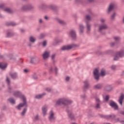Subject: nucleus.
Returning a JSON list of instances; mask_svg holds the SVG:
<instances>
[{"instance_id":"obj_46","label":"nucleus","mask_w":124,"mask_h":124,"mask_svg":"<svg viewBox=\"0 0 124 124\" xmlns=\"http://www.w3.org/2000/svg\"><path fill=\"white\" fill-rule=\"evenodd\" d=\"M115 16H116V13H114L111 16V20H114V19H115Z\"/></svg>"},{"instance_id":"obj_13","label":"nucleus","mask_w":124,"mask_h":124,"mask_svg":"<svg viewBox=\"0 0 124 124\" xmlns=\"http://www.w3.org/2000/svg\"><path fill=\"white\" fill-rule=\"evenodd\" d=\"M104 87V84L102 83H98L94 86V89L96 90H101Z\"/></svg>"},{"instance_id":"obj_17","label":"nucleus","mask_w":124,"mask_h":124,"mask_svg":"<svg viewBox=\"0 0 124 124\" xmlns=\"http://www.w3.org/2000/svg\"><path fill=\"white\" fill-rule=\"evenodd\" d=\"M45 95H46V93H43L42 94H38L35 95V98L36 99H41L43 96H45Z\"/></svg>"},{"instance_id":"obj_48","label":"nucleus","mask_w":124,"mask_h":124,"mask_svg":"<svg viewBox=\"0 0 124 124\" xmlns=\"http://www.w3.org/2000/svg\"><path fill=\"white\" fill-rule=\"evenodd\" d=\"M109 95H107L105 98V100H106V101H108V100H109Z\"/></svg>"},{"instance_id":"obj_18","label":"nucleus","mask_w":124,"mask_h":124,"mask_svg":"<svg viewBox=\"0 0 124 124\" xmlns=\"http://www.w3.org/2000/svg\"><path fill=\"white\" fill-rule=\"evenodd\" d=\"M115 118H116V115L114 114L107 115V120H112V121H114Z\"/></svg>"},{"instance_id":"obj_63","label":"nucleus","mask_w":124,"mask_h":124,"mask_svg":"<svg viewBox=\"0 0 124 124\" xmlns=\"http://www.w3.org/2000/svg\"><path fill=\"white\" fill-rule=\"evenodd\" d=\"M21 32H25V30L24 29H20Z\"/></svg>"},{"instance_id":"obj_62","label":"nucleus","mask_w":124,"mask_h":124,"mask_svg":"<svg viewBox=\"0 0 124 124\" xmlns=\"http://www.w3.org/2000/svg\"><path fill=\"white\" fill-rule=\"evenodd\" d=\"M120 123H121L122 124H124V120H121L120 121Z\"/></svg>"},{"instance_id":"obj_25","label":"nucleus","mask_w":124,"mask_h":124,"mask_svg":"<svg viewBox=\"0 0 124 124\" xmlns=\"http://www.w3.org/2000/svg\"><path fill=\"white\" fill-rule=\"evenodd\" d=\"M42 110L43 111V114L44 116H45L46 114H47V107H43L42 108Z\"/></svg>"},{"instance_id":"obj_1","label":"nucleus","mask_w":124,"mask_h":124,"mask_svg":"<svg viewBox=\"0 0 124 124\" xmlns=\"http://www.w3.org/2000/svg\"><path fill=\"white\" fill-rule=\"evenodd\" d=\"M14 95L15 97H21L22 99L23 103H20L19 105L16 107V109L21 110L22 107L25 106V108L22 110V111L21 112L20 115L22 117L25 116L26 113L28 111V103H27V98L25 95L22 94V93L20 91L15 92L14 93Z\"/></svg>"},{"instance_id":"obj_19","label":"nucleus","mask_w":124,"mask_h":124,"mask_svg":"<svg viewBox=\"0 0 124 124\" xmlns=\"http://www.w3.org/2000/svg\"><path fill=\"white\" fill-rule=\"evenodd\" d=\"M106 29H108V26H107V25H102L99 26V32H101V31H102V30H106Z\"/></svg>"},{"instance_id":"obj_50","label":"nucleus","mask_w":124,"mask_h":124,"mask_svg":"<svg viewBox=\"0 0 124 124\" xmlns=\"http://www.w3.org/2000/svg\"><path fill=\"white\" fill-rule=\"evenodd\" d=\"M116 44H117V42L111 43H110V46H111V47H114V46H115V45H116Z\"/></svg>"},{"instance_id":"obj_2","label":"nucleus","mask_w":124,"mask_h":124,"mask_svg":"<svg viewBox=\"0 0 124 124\" xmlns=\"http://www.w3.org/2000/svg\"><path fill=\"white\" fill-rule=\"evenodd\" d=\"M73 102V101L71 100H68L65 98H61L56 102V105H64V106H67V105L71 104Z\"/></svg>"},{"instance_id":"obj_14","label":"nucleus","mask_w":124,"mask_h":124,"mask_svg":"<svg viewBox=\"0 0 124 124\" xmlns=\"http://www.w3.org/2000/svg\"><path fill=\"white\" fill-rule=\"evenodd\" d=\"M73 48V46H64L62 47L61 50H62V51H65L66 50H71V49H72Z\"/></svg>"},{"instance_id":"obj_64","label":"nucleus","mask_w":124,"mask_h":124,"mask_svg":"<svg viewBox=\"0 0 124 124\" xmlns=\"http://www.w3.org/2000/svg\"><path fill=\"white\" fill-rule=\"evenodd\" d=\"M45 19L46 20H48V19H49V18H48V16H45Z\"/></svg>"},{"instance_id":"obj_12","label":"nucleus","mask_w":124,"mask_h":124,"mask_svg":"<svg viewBox=\"0 0 124 124\" xmlns=\"http://www.w3.org/2000/svg\"><path fill=\"white\" fill-rule=\"evenodd\" d=\"M10 76H11L13 80H16L18 79V74L16 72L10 73Z\"/></svg>"},{"instance_id":"obj_53","label":"nucleus","mask_w":124,"mask_h":124,"mask_svg":"<svg viewBox=\"0 0 124 124\" xmlns=\"http://www.w3.org/2000/svg\"><path fill=\"white\" fill-rule=\"evenodd\" d=\"M46 45H47V42H46V41H44L43 42V46L44 47V46H46Z\"/></svg>"},{"instance_id":"obj_21","label":"nucleus","mask_w":124,"mask_h":124,"mask_svg":"<svg viewBox=\"0 0 124 124\" xmlns=\"http://www.w3.org/2000/svg\"><path fill=\"white\" fill-rule=\"evenodd\" d=\"M124 99V94L122 93L119 100V103L120 105L123 106V101Z\"/></svg>"},{"instance_id":"obj_52","label":"nucleus","mask_w":124,"mask_h":124,"mask_svg":"<svg viewBox=\"0 0 124 124\" xmlns=\"http://www.w3.org/2000/svg\"><path fill=\"white\" fill-rule=\"evenodd\" d=\"M55 74L56 75H57V74H58V67H55Z\"/></svg>"},{"instance_id":"obj_27","label":"nucleus","mask_w":124,"mask_h":124,"mask_svg":"<svg viewBox=\"0 0 124 124\" xmlns=\"http://www.w3.org/2000/svg\"><path fill=\"white\" fill-rule=\"evenodd\" d=\"M29 41L31 43H34L36 41L35 38L32 36H31L29 38Z\"/></svg>"},{"instance_id":"obj_20","label":"nucleus","mask_w":124,"mask_h":124,"mask_svg":"<svg viewBox=\"0 0 124 124\" xmlns=\"http://www.w3.org/2000/svg\"><path fill=\"white\" fill-rule=\"evenodd\" d=\"M50 122H53L55 121V117H54V112L53 111H50V115L48 118Z\"/></svg>"},{"instance_id":"obj_54","label":"nucleus","mask_w":124,"mask_h":124,"mask_svg":"<svg viewBox=\"0 0 124 124\" xmlns=\"http://www.w3.org/2000/svg\"><path fill=\"white\" fill-rule=\"evenodd\" d=\"M46 92H48V93H50V92H51V90L50 89V88H47L46 89Z\"/></svg>"},{"instance_id":"obj_4","label":"nucleus","mask_w":124,"mask_h":124,"mask_svg":"<svg viewBox=\"0 0 124 124\" xmlns=\"http://www.w3.org/2000/svg\"><path fill=\"white\" fill-rule=\"evenodd\" d=\"M34 8L31 4H28L27 5H23L22 7V10L23 11H27V10H32Z\"/></svg>"},{"instance_id":"obj_36","label":"nucleus","mask_w":124,"mask_h":124,"mask_svg":"<svg viewBox=\"0 0 124 124\" xmlns=\"http://www.w3.org/2000/svg\"><path fill=\"white\" fill-rule=\"evenodd\" d=\"M39 120V115L38 114H37L33 119V121L34 122H36V121H38Z\"/></svg>"},{"instance_id":"obj_29","label":"nucleus","mask_w":124,"mask_h":124,"mask_svg":"<svg viewBox=\"0 0 124 124\" xmlns=\"http://www.w3.org/2000/svg\"><path fill=\"white\" fill-rule=\"evenodd\" d=\"M106 75V71L105 70V69L102 68L101 70V76H105Z\"/></svg>"},{"instance_id":"obj_32","label":"nucleus","mask_w":124,"mask_h":124,"mask_svg":"<svg viewBox=\"0 0 124 124\" xmlns=\"http://www.w3.org/2000/svg\"><path fill=\"white\" fill-rule=\"evenodd\" d=\"M118 114H120V115H122V116H124V108L121 110H119L118 112Z\"/></svg>"},{"instance_id":"obj_47","label":"nucleus","mask_w":124,"mask_h":124,"mask_svg":"<svg viewBox=\"0 0 124 124\" xmlns=\"http://www.w3.org/2000/svg\"><path fill=\"white\" fill-rule=\"evenodd\" d=\"M115 123H118V122H119L120 123V121H121V120H120V118H118L117 119L116 118H114V120H113Z\"/></svg>"},{"instance_id":"obj_33","label":"nucleus","mask_w":124,"mask_h":124,"mask_svg":"<svg viewBox=\"0 0 124 124\" xmlns=\"http://www.w3.org/2000/svg\"><path fill=\"white\" fill-rule=\"evenodd\" d=\"M14 35V33L13 32H9L7 33V37H9V38L12 37V36H13Z\"/></svg>"},{"instance_id":"obj_24","label":"nucleus","mask_w":124,"mask_h":124,"mask_svg":"<svg viewBox=\"0 0 124 124\" xmlns=\"http://www.w3.org/2000/svg\"><path fill=\"white\" fill-rule=\"evenodd\" d=\"M5 25L6 26H12L13 27H14V26H16L17 24H16L15 22H6Z\"/></svg>"},{"instance_id":"obj_26","label":"nucleus","mask_w":124,"mask_h":124,"mask_svg":"<svg viewBox=\"0 0 124 124\" xmlns=\"http://www.w3.org/2000/svg\"><path fill=\"white\" fill-rule=\"evenodd\" d=\"M8 101L10 102V103H11V104L14 105L16 103L15 100H14V98H9L8 99Z\"/></svg>"},{"instance_id":"obj_11","label":"nucleus","mask_w":124,"mask_h":124,"mask_svg":"<svg viewBox=\"0 0 124 124\" xmlns=\"http://www.w3.org/2000/svg\"><path fill=\"white\" fill-rule=\"evenodd\" d=\"M30 62L32 64H37L39 62V59L37 57H32L31 59Z\"/></svg>"},{"instance_id":"obj_10","label":"nucleus","mask_w":124,"mask_h":124,"mask_svg":"<svg viewBox=\"0 0 124 124\" xmlns=\"http://www.w3.org/2000/svg\"><path fill=\"white\" fill-rule=\"evenodd\" d=\"M6 82H7V84L8 86V93H12V88H11V86H10V79H9L8 77H6Z\"/></svg>"},{"instance_id":"obj_51","label":"nucleus","mask_w":124,"mask_h":124,"mask_svg":"<svg viewBox=\"0 0 124 124\" xmlns=\"http://www.w3.org/2000/svg\"><path fill=\"white\" fill-rule=\"evenodd\" d=\"M95 100H96V103H100V99H99V98H96Z\"/></svg>"},{"instance_id":"obj_30","label":"nucleus","mask_w":124,"mask_h":124,"mask_svg":"<svg viewBox=\"0 0 124 124\" xmlns=\"http://www.w3.org/2000/svg\"><path fill=\"white\" fill-rule=\"evenodd\" d=\"M49 8L52 10H54V11H57V7L55 5H50Z\"/></svg>"},{"instance_id":"obj_43","label":"nucleus","mask_w":124,"mask_h":124,"mask_svg":"<svg viewBox=\"0 0 124 124\" xmlns=\"http://www.w3.org/2000/svg\"><path fill=\"white\" fill-rule=\"evenodd\" d=\"M119 59H120V57L119 56H118V55H116V54H115V56L114 57L113 60L114 61H118Z\"/></svg>"},{"instance_id":"obj_23","label":"nucleus","mask_w":124,"mask_h":124,"mask_svg":"<svg viewBox=\"0 0 124 124\" xmlns=\"http://www.w3.org/2000/svg\"><path fill=\"white\" fill-rule=\"evenodd\" d=\"M7 67L6 63H0V68L1 69H5Z\"/></svg>"},{"instance_id":"obj_6","label":"nucleus","mask_w":124,"mask_h":124,"mask_svg":"<svg viewBox=\"0 0 124 124\" xmlns=\"http://www.w3.org/2000/svg\"><path fill=\"white\" fill-rule=\"evenodd\" d=\"M66 112L67 113L68 116L70 119V120H71L72 121L75 120L74 114H73V112H72V110L66 108Z\"/></svg>"},{"instance_id":"obj_55","label":"nucleus","mask_w":124,"mask_h":124,"mask_svg":"<svg viewBox=\"0 0 124 124\" xmlns=\"http://www.w3.org/2000/svg\"><path fill=\"white\" fill-rule=\"evenodd\" d=\"M3 8H4V4H2L0 5V9H3Z\"/></svg>"},{"instance_id":"obj_37","label":"nucleus","mask_w":124,"mask_h":124,"mask_svg":"<svg viewBox=\"0 0 124 124\" xmlns=\"http://www.w3.org/2000/svg\"><path fill=\"white\" fill-rule=\"evenodd\" d=\"M95 109H101V107H100V103H97L95 106Z\"/></svg>"},{"instance_id":"obj_9","label":"nucleus","mask_w":124,"mask_h":124,"mask_svg":"<svg viewBox=\"0 0 124 124\" xmlns=\"http://www.w3.org/2000/svg\"><path fill=\"white\" fill-rule=\"evenodd\" d=\"M69 33L72 39H73V40H76L77 39V34L75 31L71 30Z\"/></svg>"},{"instance_id":"obj_22","label":"nucleus","mask_w":124,"mask_h":124,"mask_svg":"<svg viewBox=\"0 0 124 124\" xmlns=\"http://www.w3.org/2000/svg\"><path fill=\"white\" fill-rule=\"evenodd\" d=\"M112 89L113 88H112V86L111 85H107L105 87V91H106V92H111Z\"/></svg>"},{"instance_id":"obj_34","label":"nucleus","mask_w":124,"mask_h":124,"mask_svg":"<svg viewBox=\"0 0 124 124\" xmlns=\"http://www.w3.org/2000/svg\"><path fill=\"white\" fill-rule=\"evenodd\" d=\"M76 3H81L83 4V2H85L84 0H75Z\"/></svg>"},{"instance_id":"obj_60","label":"nucleus","mask_w":124,"mask_h":124,"mask_svg":"<svg viewBox=\"0 0 124 124\" xmlns=\"http://www.w3.org/2000/svg\"><path fill=\"white\" fill-rule=\"evenodd\" d=\"M24 72H25V73H28V72H29V70L27 69H24Z\"/></svg>"},{"instance_id":"obj_56","label":"nucleus","mask_w":124,"mask_h":124,"mask_svg":"<svg viewBox=\"0 0 124 124\" xmlns=\"http://www.w3.org/2000/svg\"><path fill=\"white\" fill-rule=\"evenodd\" d=\"M111 68L112 69V70H115V69H116V66L112 65L111 66Z\"/></svg>"},{"instance_id":"obj_35","label":"nucleus","mask_w":124,"mask_h":124,"mask_svg":"<svg viewBox=\"0 0 124 124\" xmlns=\"http://www.w3.org/2000/svg\"><path fill=\"white\" fill-rule=\"evenodd\" d=\"M4 11L7 12V13H12V10L11 9L6 8L4 9Z\"/></svg>"},{"instance_id":"obj_7","label":"nucleus","mask_w":124,"mask_h":124,"mask_svg":"<svg viewBox=\"0 0 124 124\" xmlns=\"http://www.w3.org/2000/svg\"><path fill=\"white\" fill-rule=\"evenodd\" d=\"M93 74L94 75V78L96 81H99V71L96 68L94 70Z\"/></svg>"},{"instance_id":"obj_42","label":"nucleus","mask_w":124,"mask_h":124,"mask_svg":"<svg viewBox=\"0 0 124 124\" xmlns=\"http://www.w3.org/2000/svg\"><path fill=\"white\" fill-rule=\"evenodd\" d=\"M94 1V0H86L84 1V2L86 3H91V2H93Z\"/></svg>"},{"instance_id":"obj_28","label":"nucleus","mask_w":124,"mask_h":124,"mask_svg":"<svg viewBox=\"0 0 124 124\" xmlns=\"http://www.w3.org/2000/svg\"><path fill=\"white\" fill-rule=\"evenodd\" d=\"M113 9H114V5L110 4L108 7V13H110V12H111Z\"/></svg>"},{"instance_id":"obj_59","label":"nucleus","mask_w":124,"mask_h":124,"mask_svg":"<svg viewBox=\"0 0 124 124\" xmlns=\"http://www.w3.org/2000/svg\"><path fill=\"white\" fill-rule=\"evenodd\" d=\"M52 72H53V67H51L49 70V73L51 74L52 73Z\"/></svg>"},{"instance_id":"obj_3","label":"nucleus","mask_w":124,"mask_h":124,"mask_svg":"<svg viewBox=\"0 0 124 124\" xmlns=\"http://www.w3.org/2000/svg\"><path fill=\"white\" fill-rule=\"evenodd\" d=\"M83 92H86L87 90L90 89V87H91V85L90 84V81L88 79H86L83 81Z\"/></svg>"},{"instance_id":"obj_57","label":"nucleus","mask_w":124,"mask_h":124,"mask_svg":"<svg viewBox=\"0 0 124 124\" xmlns=\"http://www.w3.org/2000/svg\"><path fill=\"white\" fill-rule=\"evenodd\" d=\"M70 79V78L69 77H67L65 78V80L67 82H68Z\"/></svg>"},{"instance_id":"obj_49","label":"nucleus","mask_w":124,"mask_h":124,"mask_svg":"<svg viewBox=\"0 0 124 124\" xmlns=\"http://www.w3.org/2000/svg\"><path fill=\"white\" fill-rule=\"evenodd\" d=\"M120 38V37H116L114 38V39L115 40V41H119Z\"/></svg>"},{"instance_id":"obj_40","label":"nucleus","mask_w":124,"mask_h":124,"mask_svg":"<svg viewBox=\"0 0 124 124\" xmlns=\"http://www.w3.org/2000/svg\"><path fill=\"white\" fill-rule=\"evenodd\" d=\"M99 116L100 118H103L104 119L107 120V115L99 114Z\"/></svg>"},{"instance_id":"obj_15","label":"nucleus","mask_w":124,"mask_h":124,"mask_svg":"<svg viewBox=\"0 0 124 124\" xmlns=\"http://www.w3.org/2000/svg\"><path fill=\"white\" fill-rule=\"evenodd\" d=\"M43 58L44 60H46V59H48L50 56V52L45 51L43 54Z\"/></svg>"},{"instance_id":"obj_39","label":"nucleus","mask_w":124,"mask_h":124,"mask_svg":"<svg viewBox=\"0 0 124 124\" xmlns=\"http://www.w3.org/2000/svg\"><path fill=\"white\" fill-rule=\"evenodd\" d=\"M47 7V5L45 4H42L41 6H39V8H41L42 9H44V8H46Z\"/></svg>"},{"instance_id":"obj_61","label":"nucleus","mask_w":124,"mask_h":124,"mask_svg":"<svg viewBox=\"0 0 124 124\" xmlns=\"http://www.w3.org/2000/svg\"><path fill=\"white\" fill-rule=\"evenodd\" d=\"M101 23H104V22H105V19L102 18V19H101Z\"/></svg>"},{"instance_id":"obj_16","label":"nucleus","mask_w":124,"mask_h":124,"mask_svg":"<svg viewBox=\"0 0 124 124\" xmlns=\"http://www.w3.org/2000/svg\"><path fill=\"white\" fill-rule=\"evenodd\" d=\"M115 54L119 58H123L124 57V50H121L120 51L116 52Z\"/></svg>"},{"instance_id":"obj_38","label":"nucleus","mask_w":124,"mask_h":124,"mask_svg":"<svg viewBox=\"0 0 124 124\" xmlns=\"http://www.w3.org/2000/svg\"><path fill=\"white\" fill-rule=\"evenodd\" d=\"M58 22L59 23V24H61V25H65L66 24L65 22H64V21L61 19L58 20Z\"/></svg>"},{"instance_id":"obj_58","label":"nucleus","mask_w":124,"mask_h":124,"mask_svg":"<svg viewBox=\"0 0 124 124\" xmlns=\"http://www.w3.org/2000/svg\"><path fill=\"white\" fill-rule=\"evenodd\" d=\"M55 57H56V54H53L51 56V59L54 60L55 59Z\"/></svg>"},{"instance_id":"obj_5","label":"nucleus","mask_w":124,"mask_h":124,"mask_svg":"<svg viewBox=\"0 0 124 124\" xmlns=\"http://www.w3.org/2000/svg\"><path fill=\"white\" fill-rule=\"evenodd\" d=\"M108 105H109L111 108H113L115 110H119V106H118V104L112 100H110Z\"/></svg>"},{"instance_id":"obj_31","label":"nucleus","mask_w":124,"mask_h":124,"mask_svg":"<svg viewBox=\"0 0 124 124\" xmlns=\"http://www.w3.org/2000/svg\"><path fill=\"white\" fill-rule=\"evenodd\" d=\"M84 26L82 25H79L80 33H83L84 32Z\"/></svg>"},{"instance_id":"obj_44","label":"nucleus","mask_w":124,"mask_h":124,"mask_svg":"<svg viewBox=\"0 0 124 124\" xmlns=\"http://www.w3.org/2000/svg\"><path fill=\"white\" fill-rule=\"evenodd\" d=\"M44 37H45V34L44 33H41L40 35V38L39 39H43Z\"/></svg>"},{"instance_id":"obj_45","label":"nucleus","mask_w":124,"mask_h":124,"mask_svg":"<svg viewBox=\"0 0 124 124\" xmlns=\"http://www.w3.org/2000/svg\"><path fill=\"white\" fill-rule=\"evenodd\" d=\"M33 79H34V80H37V76L36 75V74H34L32 76Z\"/></svg>"},{"instance_id":"obj_8","label":"nucleus","mask_w":124,"mask_h":124,"mask_svg":"<svg viewBox=\"0 0 124 124\" xmlns=\"http://www.w3.org/2000/svg\"><path fill=\"white\" fill-rule=\"evenodd\" d=\"M86 20H87V21H86L87 32H89V31H91V24H90V23H89V21L91 20V16H87L86 17Z\"/></svg>"},{"instance_id":"obj_41","label":"nucleus","mask_w":124,"mask_h":124,"mask_svg":"<svg viewBox=\"0 0 124 124\" xmlns=\"http://www.w3.org/2000/svg\"><path fill=\"white\" fill-rule=\"evenodd\" d=\"M54 41L56 42V44H58L59 43H62V39H58L57 40H54Z\"/></svg>"}]
</instances>
